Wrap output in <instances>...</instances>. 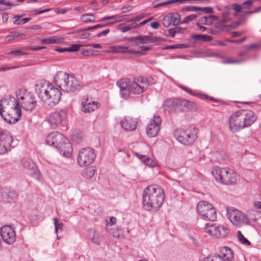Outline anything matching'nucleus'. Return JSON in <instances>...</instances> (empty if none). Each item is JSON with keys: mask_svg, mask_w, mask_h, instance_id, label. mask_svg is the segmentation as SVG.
Returning <instances> with one entry per match:
<instances>
[{"mask_svg": "<svg viewBox=\"0 0 261 261\" xmlns=\"http://www.w3.org/2000/svg\"><path fill=\"white\" fill-rule=\"evenodd\" d=\"M165 198L164 190L159 185H152L146 188L142 195L143 206L148 211H158Z\"/></svg>", "mask_w": 261, "mask_h": 261, "instance_id": "nucleus-1", "label": "nucleus"}, {"mask_svg": "<svg viewBox=\"0 0 261 261\" xmlns=\"http://www.w3.org/2000/svg\"><path fill=\"white\" fill-rule=\"evenodd\" d=\"M0 115L9 124H14L20 119V106L15 97L10 96L0 100Z\"/></svg>", "mask_w": 261, "mask_h": 261, "instance_id": "nucleus-2", "label": "nucleus"}, {"mask_svg": "<svg viewBox=\"0 0 261 261\" xmlns=\"http://www.w3.org/2000/svg\"><path fill=\"white\" fill-rule=\"evenodd\" d=\"M256 120V116L251 110H240L234 113L229 118V129L233 133L252 125Z\"/></svg>", "mask_w": 261, "mask_h": 261, "instance_id": "nucleus-3", "label": "nucleus"}, {"mask_svg": "<svg viewBox=\"0 0 261 261\" xmlns=\"http://www.w3.org/2000/svg\"><path fill=\"white\" fill-rule=\"evenodd\" d=\"M54 82L63 92L73 93L82 88L80 81L75 77L66 72L59 71L54 77Z\"/></svg>", "mask_w": 261, "mask_h": 261, "instance_id": "nucleus-4", "label": "nucleus"}, {"mask_svg": "<svg viewBox=\"0 0 261 261\" xmlns=\"http://www.w3.org/2000/svg\"><path fill=\"white\" fill-rule=\"evenodd\" d=\"M36 92L41 100L49 106L56 105L61 99V92L57 88L51 85L41 86L37 88Z\"/></svg>", "mask_w": 261, "mask_h": 261, "instance_id": "nucleus-5", "label": "nucleus"}, {"mask_svg": "<svg viewBox=\"0 0 261 261\" xmlns=\"http://www.w3.org/2000/svg\"><path fill=\"white\" fill-rule=\"evenodd\" d=\"M129 82V80L126 78L122 79L117 82V85L120 88L121 96L124 99L128 98L130 93L139 94L146 90V87L144 85L141 86L136 82L131 84Z\"/></svg>", "mask_w": 261, "mask_h": 261, "instance_id": "nucleus-6", "label": "nucleus"}, {"mask_svg": "<svg viewBox=\"0 0 261 261\" xmlns=\"http://www.w3.org/2000/svg\"><path fill=\"white\" fill-rule=\"evenodd\" d=\"M197 129L191 126L186 128H178L173 132L176 139L184 145H191L197 139Z\"/></svg>", "mask_w": 261, "mask_h": 261, "instance_id": "nucleus-7", "label": "nucleus"}, {"mask_svg": "<svg viewBox=\"0 0 261 261\" xmlns=\"http://www.w3.org/2000/svg\"><path fill=\"white\" fill-rule=\"evenodd\" d=\"M194 104L188 100L180 98H171L165 100L163 106L166 111L169 113L182 112L185 109H190V107Z\"/></svg>", "mask_w": 261, "mask_h": 261, "instance_id": "nucleus-8", "label": "nucleus"}, {"mask_svg": "<svg viewBox=\"0 0 261 261\" xmlns=\"http://www.w3.org/2000/svg\"><path fill=\"white\" fill-rule=\"evenodd\" d=\"M196 211L197 213L204 220L210 221H214L216 220V211L214 206L207 201H199L197 204Z\"/></svg>", "mask_w": 261, "mask_h": 261, "instance_id": "nucleus-9", "label": "nucleus"}, {"mask_svg": "<svg viewBox=\"0 0 261 261\" xmlns=\"http://www.w3.org/2000/svg\"><path fill=\"white\" fill-rule=\"evenodd\" d=\"M16 100L19 103V105L26 111L31 112L36 107L37 102L34 96L31 93L27 92L26 90L21 93L20 91L16 94Z\"/></svg>", "mask_w": 261, "mask_h": 261, "instance_id": "nucleus-10", "label": "nucleus"}, {"mask_svg": "<svg viewBox=\"0 0 261 261\" xmlns=\"http://www.w3.org/2000/svg\"><path fill=\"white\" fill-rule=\"evenodd\" d=\"M96 154L93 149L90 147L84 148L79 151L77 161L81 167L88 166L95 160Z\"/></svg>", "mask_w": 261, "mask_h": 261, "instance_id": "nucleus-11", "label": "nucleus"}, {"mask_svg": "<svg viewBox=\"0 0 261 261\" xmlns=\"http://www.w3.org/2000/svg\"><path fill=\"white\" fill-rule=\"evenodd\" d=\"M23 170L28 174L34 176L37 180H40V172L36 164L30 158H24L21 161Z\"/></svg>", "mask_w": 261, "mask_h": 261, "instance_id": "nucleus-12", "label": "nucleus"}, {"mask_svg": "<svg viewBox=\"0 0 261 261\" xmlns=\"http://www.w3.org/2000/svg\"><path fill=\"white\" fill-rule=\"evenodd\" d=\"M13 138L10 133L6 130L0 132V154H5L11 150Z\"/></svg>", "mask_w": 261, "mask_h": 261, "instance_id": "nucleus-13", "label": "nucleus"}, {"mask_svg": "<svg viewBox=\"0 0 261 261\" xmlns=\"http://www.w3.org/2000/svg\"><path fill=\"white\" fill-rule=\"evenodd\" d=\"M227 214L229 220L232 223L237 222L240 223H247L248 219L246 215L235 208L226 207Z\"/></svg>", "mask_w": 261, "mask_h": 261, "instance_id": "nucleus-14", "label": "nucleus"}, {"mask_svg": "<svg viewBox=\"0 0 261 261\" xmlns=\"http://www.w3.org/2000/svg\"><path fill=\"white\" fill-rule=\"evenodd\" d=\"M66 117V112L65 110H61L59 112H55L50 114L48 118V123L53 129H56L65 121Z\"/></svg>", "mask_w": 261, "mask_h": 261, "instance_id": "nucleus-15", "label": "nucleus"}, {"mask_svg": "<svg viewBox=\"0 0 261 261\" xmlns=\"http://www.w3.org/2000/svg\"><path fill=\"white\" fill-rule=\"evenodd\" d=\"M1 237L5 242L8 244H12L16 240V234L14 229L9 225L3 226L0 229Z\"/></svg>", "mask_w": 261, "mask_h": 261, "instance_id": "nucleus-16", "label": "nucleus"}, {"mask_svg": "<svg viewBox=\"0 0 261 261\" xmlns=\"http://www.w3.org/2000/svg\"><path fill=\"white\" fill-rule=\"evenodd\" d=\"M161 124V119L160 116H154L150 120V123L147 126L146 133L149 137H154L158 135Z\"/></svg>", "mask_w": 261, "mask_h": 261, "instance_id": "nucleus-17", "label": "nucleus"}, {"mask_svg": "<svg viewBox=\"0 0 261 261\" xmlns=\"http://www.w3.org/2000/svg\"><path fill=\"white\" fill-rule=\"evenodd\" d=\"M205 231L216 238H224L229 232V230L223 226L210 225L205 228Z\"/></svg>", "mask_w": 261, "mask_h": 261, "instance_id": "nucleus-18", "label": "nucleus"}, {"mask_svg": "<svg viewBox=\"0 0 261 261\" xmlns=\"http://www.w3.org/2000/svg\"><path fill=\"white\" fill-rule=\"evenodd\" d=\"M63 140H65V137L61 133L58 132H53L47 136L46 143L47 145L53 146L57 148Z\"/></svg>", "mask_w": 261, "mask_h": 261, "instance_id": "nucleus-19", "label": "nucleus"}, {"mask_svg": "<svg viewBox=\"0 0 261 261\" xmlns=\"http://www.w3.org/2000/svg\"><path fill=\"white\" fill-rule=\"evenodd\" d=\"M224 178L223 184L226 185H234L237 182L236 173L230 168H225L223 172Z\"/></svg>", "mask_w": 261, "mask_h": 261, "instance_id": "nucleus-20", "label": "nucleus"}, {"mask_svg": "<svg viewBox=\"0 0 261 261\" xmlns=\"http://www.w3.org/2000/svg\"><path fill=\"white\" fill-rule=\"evenodd\" d=\"M57 149H58L60 153L65 157H69L73 151L71 144L66 137L65 140H63L61 144H59Z\"/></svg>", "mask_w": 261, "mask_h": 261, "instance_id": "nucleus-21", "label": "nucleus"}, {"mask_svg": "<svg viewBox=\"0 0 261 261\" xmlns=\"http://www.w3.org/2000/svg\"><path fill=\"white\" fill-rule=\"evenodd\" d=\"M82 111L85 113H90L97 109L100 106V103L97 101L89 100L88 96L85 98V100L82 103Z\"/></svg>", "mask_w": 261, "mask_h": 261, "instance_id": "nucleus-22", "label": "nucleus"}, {"mask_svg": "<svg viewBox=\"0 0 261 261\" xmlns=\"http://www.w3.org/2000/svg\"><path fill=\"white\" fill-rule=\"evenodd\" d=\"M137 122L130 117H125L121 122L122 127L126 131L134 130L137 127Z\"/></svg>", "mask_w": 261, "mask_h": 261, "instance_id": "nucleus-23", "label": "nucleus"}, {"mask_svg": "<svg viewBox=\"0 0 261 261\" xmlns=\"http://www.w3.org/2000/svg\"><path fill=\"white\" fill-rule=\"evenodd\" d=\"M0 201L10 202L16 196L14 191L7 189L0 190Z\"/></svg>", "mask_w": 261, "mask_h": 261, "instance_id": "nucleus-24", "label": "nucleus"}, {"mask_svg": "<svg viewBox=\"0 0 261 261\" xmlns=\"http://www.w3.org/2000/svg\"><path fill=\"white\" fill-rule=\"evenodd\" d=\"M225 168H220L216 166L213 168L212 173L216 181L223 184L224 174L223 172L225 171Z\"/></svg>", "mask_w": 261, "mask_h": 261, "instance_id": "nucleus-25", "label": "nucleus"}, {"mask_svg": "<svg viewBox=\"0 0 261 261\" xmlns=\"http://www.w3.org/2000/svg\"><path fill=\"white\" fill-rule=\"evenodd\" d=\"M220 252L224 257V260L230 261L233 258V253L228 247L224 246L221 248Z\"/></svg>", "mask_w": 261, "mask_h": 261, "instance_id": "nucleus-26", "label": "nucleus"}, {"mask_svg": "<svg viewBox=\"0 0 261 261\" xmlns=\"http://www.w3.org/2000/svg\"><path fill=\"white\" fill-rule=\"evenodd\" d=\"M184 90H185V91L187 92L188 93L193 95H194V96H198L199 97H200V98L201 99H209L211 101H214L215 100V99L214 97H210L209 96L207 95H205V94H200V93H194L192 92V91L189 89L188 88L186 87H185V86H181L180 87Z\"/></svg>", "mask_w": 261, "mask_h": 261, "instance_id": "nucleus-27", "label": "nucleus"}, {"mask_svg": "<svg viewBox=\"0 0 261 261\" xmlns=\"http://www.w3.org/2000/svg\"><path fill=\"white\" fill-rule=\"evenodd\" d=\"M137 24L136 22H132L129 24H126V23H121L119 24L116 29L117 30H121L123 33L127 32L135 28H137Z\"/></svg>", "mask_w": 261, "mask_h": 261, "instance_id": "nucleus-28", "label": "nucleus"}, {"mask_svg": "<svg viewBox=\"0 0 261 261\" xmlns=\"http://www.w3.org/2000/svg\"><path fill=\"white\" fill-rule=\"evenodd\" d=\"M95 172V170L92 168H87L83 170L82 175L86 178H90L93 176Z\"/></svg>", "mask_w": 261, "mask_h": 261, "instance_id": "nucleus-29", "label": "nucleus"}, {"mask_svg": "<svg viewBox=\"0 0 261 261\" xmlns=\"http://www.w3.org/2000/svg\"><path fill=\"white\" fill-rule=\"evenodd\" d=\"M237 237L238 240L240 243L245 246H249L251 244L250 242L244 237L243 234L241 233V231L239 230L237 232Z\"/></svg>", "mask_w": 261, "mask_h": 261, "instance_id": "nucleus-30", "label": "nucleus"}, {"mask_svg": "<svg viewBox=\"0 0 261 261\" xmlns=\"http://www.w3.org/2000/svg\"><path fill=\"white\" fill-rule=\"evenodd\" d=\"M172 16L171 14L169 13L164 17L162 22L165 27L168 28L171 24H172Z\"/></svg>", "mask_w": 261, "mask_h": 261, "instance_id": "nucleus-31", "label": "nucleus"}, {"mask_svg": "<svg viewBox=\"0 0 261 261\" xmlns=\"http://www.w3.org/2000/svg\"><path fill=\"white\" fill-rule=\"evenodd\" d=\"M203 261H224V259L222 256L217 254L206 257L203 259Z\"/></svg>", "mask_w": 261, "mask_h": 261, "instance_id": "nucleus-32", "label": "nucleus"}, {"mask_svg": "<svg viewBox=\"0 0 261 261\" xmlns=\"http://www.w3.org/2000/svg\"><path fill=\"white\" fill-rule=\"evenodd\" d=\"M172 24L174 26L178 25L180 23V15L178 13H172Z\"/></svg>", "mask_w": 261, "mask_h": 261, "instance_id": "nucleus-33", "label": "nucleus"}, {"mask_svg": "<svg viewBox=\"0 0 261 261\" xmlns=\"http://www.w3.org/2000/svg\"><path fill=\"white\" fill-rule=\"evenodd\" d=\"M137 36L126 37L125 40L127 41L130 46H138L140 44L139 40H136Z\"/></svg>", "mask_w": 261, "mask_h": 261, "instance_id": "nucleus-34", "label": "nucleus"}, {"mask_svg": "<svg viewBox=\"0 0 261 261\" xmlns=\"http://www.w3.org/2000/svg\"><path fill=\"white\" fill-rule=\"evenodd\" d=\"M54 222L55 227V231L57 233H58V231L59 230H60L61 231H62L63 230V224L62 222L59 223V220L58 218H54Z\"/></svg>", "mask_w": 261, "mask_h": 261, "instance_id": "nucleus-35", "label": "nucleus"}, {"mask_svg": "<svg viewBox=\"0 0 261 261\" xmlns=\"http://www.w3.org/2000/svg\"><path fill=\"white\" fill-rule=\"evenodd\" d=\"M148 35H139L137 36L136 40H139L140 44H146L148 43Z\"/></svg>", "mask_w": 261, "mask_h": 261, "instance_id": "nucleus-36", "label": "nucleus"}, {"mask_svg": "<svg viewBox=\"0 0 261 261\" xmlns=\"http://www.w3.org/2000/svg\"><path fill=\"white\" fill-rule=\"evenodd\" d=\"M179 1H181V0H169L167 1L166 2H162L161 3H159L155 5L154 6V8H158L161 6H164L166 5H168L171 4H173L174 3L179 2Z\"/></svg>", "mask_w": 261, "mask_h": 261, "instance_id": "nucleus-37", "label": "nucleus"}, {"mask_svg": "<svg viewBox=\"0 0 261 261\" xmlns=\"http://www.w3.org/2000/svg\"><path fill=\"white\" fill-rule=\"evenodd\" d=\"M41 42L42 44H53L58 43L59 41L54 38L49 37L47 38L42 39Z\"/></svg>", "mask_w": 261, "mask_h": 261, "instance_id": "nucleus-38", "label": "nucleus"}, {"mask_svg": "<svg viewBox=\"0 0 261 261\" xmlns=\"http://www.w3.org/2000/svg\"><path fill=\"white\" fill-rule=\"evenodd\" d=\"M113 51L116 53L126 54L127 47L122 46L114 47Z\"/></svg>", "mask_w": 261, "mask_h": 261, "instance_id": "nucleus-39", "label": "nucleus"}, {"mask_svg": "<svg viewBox=\"0 0 261 261\" xmlns=\"http://www.w3.org/2000/svg\"><path fill=\"white\" fill-rule=\"evenodd\" d=\"M199 21L203 25H210L212 24L213 22L208 20L207 16H204L199 19Z\"/></svg>", "mask_w": 261, "mask_h": 261, "instance_id": "nucleus-40", "label": "nucleus"}, {"mask_svg": "<svg viewBox=\"0 0 261 261\" xmlns=\"http://www.w3.org/2000/svg\"><path fill=\"white\" fill-rule=\"evenodd\" d=\"M255 217L253 218V221L261 227V213L256 212Z\"/></svg>", "mask_w": 261, "mask_h": 261, "instance_id": "nucleus-41", "label": "nucleus"}, {"mask_svg": "<svg viewBox=\"0 0 261 261\" xmlns=\"http://www.w3.org/2000/svg\"><path fill=\"white\" fill-rule=\"evenodd\" d=\"M84 46V45H82V44H72L70 46V47H68V51H69V52L76 51L79 50L81 46Z\"/></svg>", "mask_w": 261, "mask_h": 261, "instance_id": "nucleus-42", "label": "nucleus"}, {"mask_svg": "<svg viewBox=\"0 0 261 261\" xmlns=\"http://www.w3.org/2000/svg\"><path fill=\"white\" fill-rule=\"evenodd\" d=\"M149 34L150 35H148V43H158V42H160L161 38L160 37L152 36V33H149Z\"/></svg>", "mask_w": 261, "mask_h": 261, "instance_id": "nucleus-43", "label": "nucleus"}, {"mask_svg": "<svg viewBox=\"0 0 261 261\" xmlns=\"http://www.w3.org/2000/svg\"><path fill=\"white\" fill-rule=\"evenodd\" d=\"M197 17V15L196 14H191L187 16L185 19L182 22V23H188L189 22L196 19Z\"/></svg>", "mask_w": 261, "mask_h": 261, "instance_id": "nucleus-44", "label": "nucleus"}, {"mask_svg": "<svg viewBox=\"0 0 261 261\" xmlns=\"http://www.w3.org/2000/svg\"><path fill=\"white\" fill-rule=\"evenodd\" d=\"M231 20V19L229 18V13L228 12H225L223 13L222 15V19L221 20V22L226 23Z\"/></svg>", "mask_w": 261, "mask_h": 261, "instance_id": "nucleus-45", "label": "nucleus"}, {"mask_svg": "<svg viewBox=\"0 0 261 261\" xmlns=\"http://www.w3.org/2000/svg\"><path fill=\"white\" fill-rule=\"evenodd\" d=\"M146 85H144L145 87H146V89H147L148 88V86L150 85V84H155L156 83V81L152 77H149L148 78H146Z\"/></svg>", "mask_w": 261, "mask_h": 261, "instance_id": "nucleus-46", "label": "nucleus"}, {"mask_svg": "<svg viewBox=\"0 0 261 261\" xmlns=\"http://www.w3.org/2000/svg\"><path fill=\"white\" fill-rule=\"evenodd\" d=\"M191 37L195 41H203L204 38V35L201 34H196L193 35Z\"/></svg>", "mask_w": 261, "mask_h": 261, "instance_id": "nucleus-47", "label": "nucleus"}, {"mask_svg": "<svg viewBox=\"0 0 261 261\" xmlns=\"http://www.w3.org/2000/svg\"><path fill=\"white\" fill-rule=\"evenodd\" d=\"M89 16H94V15L92 14H84L82 15L81 17V20L85 22L92 21L90 18L88 17Z\"/></svg>", "mask_w": 261, "mask_h": 261, "instance_id": "nucleus-48", "label": "nucleus"}, {"mask_svg": "<svg viewBox=\"0 0 261 261\" xmlns=\"http://www.w3.org/2000/svg\"><path fill=\"white\" fill-rule=\"evenodd\" d=\"M145 165L152 167L155 166L156 163L153 159L148 157L147 159V161H146V162L145 163Z\"/></svg>", "mask_w": 261, "mask_h": 261, "instance_id": "nucleus-49", "label": "nucleus"}, {"mask_svg": "<svg viewBox=\"0 0 261 261\" xmlns=\"http://www.w3.org/2000/svg\"><path fill=\"white\" fill-rule=\"evenodd\" d=\"M232 8L233 10H234L236 12L240 13L241 12V10L242 9V6L237 4V3H234L232 5Z\"/></svg>", "mask_w": 261, "mask_h": 261, "instance_id": "nucleus-50", "label": "nucleus"}, {"mask_svg": "<svg viewBox=\"0 0 261 261\" xmlns=\"http://www.w3.org/2000/svg\"><path fill=\"white\" fill-rule=\"evenodd\" d=\"M23 35L21 34H17L16 33H15L13 35L7 36L6 37V40L8 41H10Z\"/></svg>", "mask_w": 261, "mask_h": 261, "instance_id": "nucleus-51", "label": "nucleus"}, {"mask_svg": "<svg viewBox=\"0 0 261 261\" xmlns=\"http://www.w3.org/2000/svg\"><path fill=\"white\" fill-rule=\"evenodd\" d=\"M136 156L144 164L149 156L145 155H142L138 153H135Z\"/></svg>", "mask_w": 261, "mask_h": 261, "instance_id": "nucleus-52", "label": "nucleus"}, {"mask_svg": "<svg viewBox=\"0 0 261 261\" xmlns=\"http://www.w3.org/2000/svg\"><path fill=\"white\" fill-rule=\"evenodd\" d=\"M136 156L144 164L149 156L145 155H142L138 153H135Z\"/></svg>", "mask_w": 261, "mask_h": 261, "instance_id": "nucleus-53", "label": "nucleus"}, {"mask_svg": "<svg viewBox=\"0 0 261 261\" xmlns=\"http://www.w3.org/2000/svg\"><path fill=\"white\" fill-rule=\"evenodd\" d=\"M199 11H202L206 13L212 14L214 13V10L212 7H201V10Z\"/></svg>", "mask_w": 261, "mask_h": 261, "instance_id": "nucleus-54", "label": "nucleus"}, {"mask_svg": "<svg viewBox=\"0 0 261 261\" xmlns=\"http://www.w3.org/2000/svg\"><path fill=\"white\" fill-rule=\"evenodd\" d=\"M94 50L91 49H87L84 50L82 52V54L85 56H88L90 55H93L94 54Z\"/></svg>", "mask_w": 261, "mask_h": 261, "instance_id": "nucleus-55", "label": "nucleus"}, {"mask_svg": "<svg viewBox=\"0 0 261 261\" xmlns=\"http://www.w3.org/2000/svg\"><path fill=\"white\" fill-rule=\"evenodd\" d=\"M92 241L95 244L98 245L99 244L100 241L98 234L95 232H94L93 237L92 238Z\"/></svg>", "mask_w": 261, "mask_h": 261, "instance_id": "nucleus-56", "label": "nucleus"}, {"mask_svg": "<svg viewBox=\"0 0 261 261\" xmlns=\"http://www.w3.org/2000/svg\"><path fill=\"white\" fill-rule=\"evenodd\" d=\"M185 10L187 11H199L200 10H201V7L190 6H188V7H186Z\"/></svg>", "mask_w": 261, "mask_h": 261, "instance_id": "nucleus-57", "label": "nucleus"}, {"mask_svg": "<svg viewBox=\"0 0 261 261\" xmlns=\"http://www.w3.org/2000/svg\"><path fill=\"white\" fill-rule=\"evenodd\" d=\"M133 9V7L131 6H128L127 7H123L121 8V11L122 13H125L128 12H129Z\"/></svg>", "mask_w": 261, "mask_h": 261, "instance_id": "nucleus-58", "label": "nucleus"}, {"mask_svg": "<svg viewBox=\"0 0 261 261\" xmlns=\"http://www.w3.org/2000/svg\"><path fill=\"white\" fill-rule=\"evenodd\" d=\"M113 23L114 22H107L106 23L98 24H96V25L93 26V29L103 28L105 26L110 25L111 24Z\"/></svg>", "mask_w": 261, "mask_h": 261, "instance_id": "nucleus-59", "label": "nucleus"}, {"mask_svg": "<svg viewBox=\"0 0 261 261\" xmlns=\"http://www.w3.org/2000/svg\"><path fill=\"white\" fill-rule=\"evenodd\" d=\"M110 32L109 29L105 30L103 31H101L96 34V36L98 37H100L101 36H105L107 35Z\"/></svg>", "mask_w": 261, "mask_h": 261, "instance_id": "nucleus-60", "label": "nucleus"}, {"mask_svg": "<svg viewBox=\"0 0 261 261\" xmlns=\"http://www.w3.org/2000/svg\"><path fill=\"white\" fill-rule=\"evenodd\" d=\"M9 54L15 55L18 56V55H24V53L21 50L18 49V50H11L9 53Z\"/></svg>", "mask_w": 261, "mask_h": 261, "instance_id": "nucleus-61", "label": "nucleus"}, {"mask_svg": "<svg viewBox=\"0 0 261 261\" xmlns=\"http://www.w3.org/2000/svg\"><path fill=\"white\" fill-rule=\"evenodd\" d=\"M146 79H145L143 77L140 76L137 79V83L138 84L141 83L143 84V85H146Z\"/></svg>", "mask_w": 261, "mask_h": 261, "instance_id": "nucleus-62", "label": "nucleus"}, {"mask_svg": "<svg viewBox=\"0 0 261 261\" xmlns=\"http://www.w3.org/2000/svg\"><path fill=\"white\" fill-rule=\"evenodd\" d=\"M215 25L217 29L221 30L222 31H223L224 27H227V26H225V25L222 24L221 22H216Z\"/></svg>", "mask_w": 261, "mask_h": 261, "instance_id": "nucleus-63", "label": "nucleus"}, {"mask_svg": "<svg viewBox=\"0 0 261 261\" xmlns=\"http://www.w3.org/2000/svg\"><path fill=\"white\" fill-rule=\"evenodd\" d=\"M90 35V33H82V34L79 35V36L77 37V38H80V39H86V38H88Z\"/></svg>", "mask_w": 261, "mask_h": 261, "instance_id": "nucleus-64", "label": "nucleus"}]
</instances>
